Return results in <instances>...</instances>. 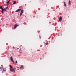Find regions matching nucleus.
Here are the masks:
<instances>
[{
	"label": "nucleus",
	"instance_id": "f257e3e1",
	"mask_svg": "<svg viewBox=\"0 0 76 76\" xmlns=\"http://www.w3.org/2000/svg\"><path fill=\"white\" fill-rule=\"evenodd\" d=\"M10 72H13V71H14V72H15V71L16 70L15 68H14L13 69V67H12V65H10Z\"/></svg>",
	"mask_w": 76,
	"mask_h": 76
},
{
	"label": "nucleus",
	"instance_id": "f03ea898",
	"mask_svg": "<svg viewBox=\"0 0 76 76\" xmlns=\"http://www.w3.org/2000/svg\"><path fill=\"white\" fill-rule=\"evenodd\" d=\"M4 11H6V9L5 8L3 9H2L1 11V13H4V12H3Z\"/></svg>",
	"mask_w": 76,
	"mask_h": 76
},
{
	"label": "nucleus",
	"instance_id": "7ed1b4c3",
	"mask_svg": "<svg viewBox=\"0 0 76 76\" xmlns=\"http://www.w3.org/2000/svg\"><path fill=\"white\" fill-rule=\"evenodd\" d=\"M23 10H21V12L20 13V16H22V14H23Z\"/></svg>",
	"mask_w": 76,
	"mask_h": 76
},
{
	"label": "nucleus",
	"instance_id": "20e7f679",
	"mask_svg": "<svg viewBox=\"0 0 76 76\" xmlns=\"http://www.w3.org/2000/svg\"><path fill=\"white\" fill-rule=\"evenodd\" d=\"M10 58L11 61H12L14 63V61L13 60V57L12 56H11V57Z\"/></svg>",
	"mask_w": 76,
	"mask_h": 76
},
{
	"label": "nucleus",
	"instance_id": "39448f33",
	"mask_svg": "<svg viewBox=\"0 0 76 76\" xmlns=\"http://www.w3.org/2000/svg\"><path fill=\"white\" fill-rule=\"evenodd\" d=\"M19 26V25L15 24L14 26V29H16L17 26Z\"/></svg>",
	"mask_w": 76,
	"mask_h": 76
},
{
	"label": "nucleus",
	"instance_id": "423d86ee",
	"mask_svg": "<svg viewBox=\"0 0 76 76\" xmlns=\"http://www.w3.org/2000/svg\"><path fill=\"white\" fill-rule=\"evenodd\" d=\"M20 69L21 70L23 69H24V68H23V66L21 65V67H20Z\"/></svg>",
	"mask_w": 76,
	"mask_h": 76
},
{
	"label": "nucleus",
	"instance_id": "0eeeda50",
	"mask_svg": "<svg viewBox=\"0 0 76 76\" xmlns=\"http://www.w3.org/2000/svg\"><path fill=\"white\" fill-rule=\"evenodd\" d=\"M21 10V9H18L17 10L15 11V12H20Z\"/></svg>",
	"mask_w": 76,
	"mask_h": 76
},
{
	"label": "nucleus",
	"instance_id": "6e6552de",
	"mask_svg": "<svg viewBox=\"0 0 76 76\" xmlns=\"http://www.w3.org/2000/svg\"><path fill=\"white\" fill-rule=\"evenodd\" d=\"M61 19H62V17H60V18H59V21H61Z\"/></svg>",
	"mask_w": 76,
	"mask_h": 76
},
{
	"label": "nucleus",
	"instance_id": "1a4fd4ad",
	"mask_svg": "<svg viewBox=\"0 0 76 76\" xmlns=\"http://www.w3.org/2000/svg\"><path fill=\"white\" fill-rule=\"evenodd\" d=\"M68 4L69 5H70V4H71V1H70V0L69 1Z\"/></svg>",
	"mask_w": 76,
	"mask_h": 76
},
{
	"label": "nucleus",
	"instance_id": "9d476101",
	"mask_svg": "<svg viewBox=\"0 0 76 76\" xmlns=\"http://www.w3.org/2000/svg\"><path fill=\"white\" fill-rule=\"evenodd\" d=\"M64 4L65 7H66V4L65 3V2H64Z\"/></svg>",
	"mask_w": 76,
	"mask_h": 76
},
{
	"label": "nucleus",
	"instance_id": "9b49d317",
	"mask_svg": "<svg viewBox=\"0 0 76 76\" xmlns=\"http://www.w3.org/2000/svg\"><path fill=\"white\" fill-rule=\"evenodd\" d=\"M2 69H3V71H4V72H6L5 69H4V68H2Z\"/></svg>",
	"mask_w": 76,
	"mask_h": 76
},
{
	"label": "nucleus",
	"instance_id": "f8f14e48",
	"mask_svg": "<svg viewBox=\"0 0 76 76\" xmlns=\"http://www.w3.org/2000/svg\"><path fill=\"white\" fill-rule=\"evenodd\" d=\"M0 9H1V10H2L3 9V7H0Z\"/></svg>",
	"mask_w": 76,
	"mask_h": 76
},
{
	"label": "nucleus",
	"instance_id": "ddd939ff",
	"mask_svg": "<svg viewBox=\"0 0 76 76\" xmlns=\"http://www.w3.org/2000/svg\"><path fill=\"white\" fill-rule=\"evenodd\" d=\"M16 3V1H14V2L13 3V4H15Z\"/></svg>",
	"mask_w": 76,
	"mask_h": 76
},
{
	"label": "nucleus",
	"instance_id": "4468645a",
	"mask_svg": "<svg viewBox=\"0 0 76 76\" xmlns=\"http://www.w3.org/2000/svg\"><path fill=\"white\" fill-rule=\"evenodd\" d=\"M9 2H10V0H9L7 2V4H9Z\"/></svg>",
	"mask_w": 76,
	"mask_h": 76
},
{
	"label": "nucleus",
	"instance_id": "2eb2a0df",
	"mask_svg": "<svg viewBox=\"0 0 76 76\" xmlns=\"http://www.w3.org/2000/svg\"><path fill=\"white\" fill-rule=\"evenodd\" d=\"M45 44H46L47 45H48V43L47 42V43H46Z\"/></svg>",
	"mask_w": 76,
	"mask_h": 76
},
{
	"label": "nucleus",
	"instance_id": "dca6fc26",
	"mask_svg": "<svg viewBox=\"0 0 76 76\" xmlns=\"http://www.w3.org/2000/svg\"><path fill=\"white\" fill-rule=\"evenodd\" d=\"M7 8H8V7H6V8H5V9H7Z\"/></svg>",
	"mask_w": 76,
	"mask_h": 76
},
{
	"label": "nucleus",
	"instance_id": "f3484780",
	"mask_svg": "<svg viewBox=\"0 0 76 76\" xmlns=\"http://www.w3.org/2000/svg\"><path fill=\"white\" fill-rule=\"evenodd\" d=\"M1 67L2 68V69H3V65H1Z\"/></svg>",
	"mask_w": 76,
	"mask_h": 76
},
{
	"label": "nucleus",
	"instance_id": "a211bd4d",
	"mask_svg": "<svg viewBox=\"0 0 76 76\" xmlns=\"http://www.w3.org/2000/svg\"><path fill=\"white\" fill-rule=\"evenodd\" d=\"M15 63H18V61H15Z\"/></svg>",
	"mask_w": 76,
	"mask_h": 76
},
{
	"label": "nucleus",
	"instance_id": "6ab92c4d",
	"mask_svg": "<svg viewBox=\"0 0 76 76\" xmlns=\"http://www.w3.org/2000/svg\"><path fill=\"white\" fill-rule=\"evenodd\" d=\"M39 38H40V39H41V36H39Z\"/></svg>",
	"mask_w": 76,
	"mask_h": 76
},
{
	"label": "nucleus",
	"instance_id": "aec40b11",
	"mask_svg": "<svg viewBox=\"0 0 76 76\" xmlns=\"http://www.w3.org/2000/svg\"><path fill=\"white\" fill-rule=\"evenodd\" d=\"M20 50H22V48H20Z\"/></svg>",
	"mask_w": 76,
	"mask_h": 76
},
{
	"label": "nucleus",
	"instance_id": "412c9836",
	"mask_svg": "<svg viewBox=\"0 0 76 76\" xmlns=\"http://www.w3.org/2000/svg\"><path fill=\"white\" fill-rule=\"evenodd\" d=\"M0 69L1 70V67H0Z\"/></svg>",
	"mask_w": 76,
	"mask_h": 76
},
{
	"label": "nucleus",
	"instance_id": "4be33fe9",
	"mask_svg": "<svg viewBox=\"0 0 76 76\" xmlns=\"http://www.w3.org/2000/svg\"><path fill=\"white\" fill-rule=\"evenodd\" d=\"M17 50H19V48H17Z\"/></svg>",
	"mask_w": 76,
	"mask_h": 76
},
{
	"label": "nucleus",
	"instance_id": "5701e85b",
	"mask_svg": "<svg viewBox=\"0 0 76 76\" xmlns=\"http://www.w3.org/2000/svg\"><path fill=\"white\" fill-rule=\"evenodd\" d=\"M42 59V58H40V60H41Z\"/></svg>",
	"mask_w": 76,
	"mask_h": 76
},
{
	"label": "nucleus",
	"instance_id": "b1692460",
	"mask_svg": "<svg viewBox=\"0 0 76 76\" xmlns=\"http://www.w3.org/2000/svg\"><path fill=\"white\" fill-rule=\"evenodd\" d=\"M3 26H4V25H3Z\"/></svg>",
	"mask_w": 76,
	"mask_h": 76
},
{
	"label": "nucleus",
	"instance_id": "393cba45",
	"mask_svg": "<svg viewBox=\"0 0 76 76\" xmlns=\"http://www.w3.org/2000/svg\"><path fill=\"white\" fill-rule=\"evenodd\" d=\"M13 48H14V47H13Z\"/></svg>",
	"mask_w": 76,
	"mask_h": 76
},
{
	"label": "nucleus",
	"instance_id": "a878e982",
	"mask_svg": "<svg viewBox=\"0 0 76 76\" xmlns=\"http://www.w3.org/2000/svg\"><path fill=\"white\" fill-rule=\"evenodd\" d=\"M2 72H3V71H2ZM2 73H3V72H2Z\"/></svg>",
	"mask_w": 76,
	"mask_h": 76
},
{
	"label": "nucleus",
	"instance_id": "bb28decb",
	"mask_svg": "<svg viewBox=\"0 0 76 76\" xmlns=\"http://www.w3.org/2000/svg\"><path fill=\"white\" fill-rule=\"evenodd\" d=\"M8 0H7V1Z\"/></svg>",
	"mask_w": 76,
	"mask_h": 76
}]
</instances>
